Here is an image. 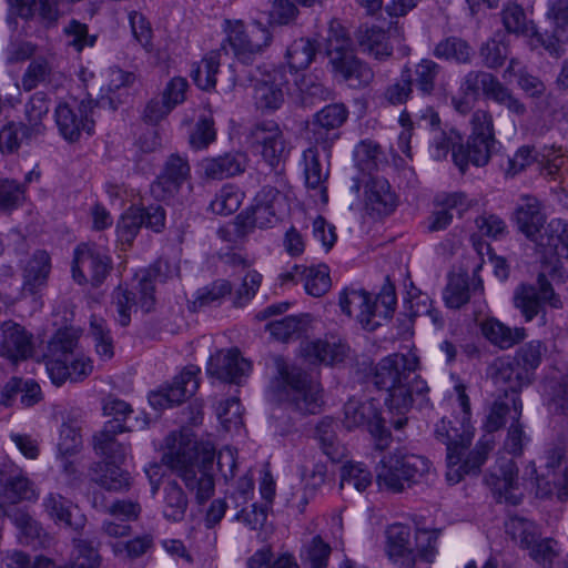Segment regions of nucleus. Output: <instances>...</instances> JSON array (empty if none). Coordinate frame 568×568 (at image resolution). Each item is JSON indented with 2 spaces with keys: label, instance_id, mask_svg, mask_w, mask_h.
Here are the masks:
<instances>
[{
  "label": "nucleus",
  "instance_id": "b1692460",
  "mask_svg": "<svg viewBox=\"0 0 568 568\" xmlns=\"http://www.w3.org/2000/svg\"><path fill=\"white\" fill-rule=\"evenodd\" d=\"M490 377L501 396H519L523 387L531 383L526 369L511 358H497L489 367Z\"/></svg>",
  "mask_w": 568,
  "mask_h": 568
},
{
  "label": "nucleus",
  "instance_id": "58836bf2",
  "mask_svg": "<svg viewBox=\"0 0 568 568\" xmlns=\"http://www.w3.org/2000/svg\"><path fill=\"white\" fill-rule=\"evenodd\" d=\"M538 246L548 248L558 257H568V223L561 219H552L534 241Z\"/></svg>",
  "mask_w": 568,
  "mask_h": 568
},
{
  "label": "nucleus",
  "instance_id": "e433bc0d",
  "mask_svg": "<svg viewBox=\"0 0 568 568\" xmlns=\"http://www.w3.org/2000/svg\"><path fill=\"white\" fill-rule=\"evenodd\" d=\"M356 39L364 52L383 61L393 54V47L388 43V37L383 28L377 26H361Z\"/></svg>",
  "mask_w": 568,
  "mask_h": 568
},
{
  "label": "nucleus",
  "instance_id": "4be33fe9",
  "mask_svg": "<svg viewBox=\"0 0 568 568\" xmlns=\"http://www.w3.org/2000/svg\"><path fill=\"white\" fill-rule=\"evenodd\" d=\"M416 125L424 130H429L432 133L430 151L432 156L437 160H444L448 153L454 154V150H457L462 136L453 129L443 130L440 129V119L438 113L430 106H427L425 111L418 116Z\"/></svg>",
  "mask_w": 568,
  "mask_h": 568
},
{
  "label": "nucleus",
  "instance_id": "a18cd8bd",
  "mask_svg": "<svg viewBox=\"0 0 568 568\" xmlns=\"http://www.w3.org/2000/svg\"><path fill=\"white\" fill-rule=\"evenodd\" d=\"M523 414V403L515 404V415H511V423L507 427L503 448L514 457L523 455L526 445L530 442L529 435L525 432V426L520 422Z\"/></svg>",
  "mask_w": 568,
  "mask_h": 568
},
{
  "label": "nucleus",
  "instance_id": "473e14b6",
  "mask_svg": "<svg viewBox=\"0 0 568 568\" xmlns=\"http://www.w3.org/2000/svg\"><path fill=\"white\" fill-rule=\"evenodd\" d=\"M347 346L336 341H306L301 346V354L310 364L334 365L344 361Z\"/></svg>",
  "mask_w": 568,
  "mask_h": 568
},
{
  "label": "nucleus",
  "instance_id": "5fc2aeb1",
  "mask_svg": "<svg viewBox=\"0 0 568 568\" xmlns=\"http://www.w3.org/2000/svg\"><path fill=\"white\" fill-rule=\"evenodd\" d=\"M318 148L320 146H316V144H313L304 151V174L308 187L325 191L323 184L327 180L329 172L320 161Z\"/></svg>",
  "mask_w": 568,
  "mask_h": 568
},
{
  "label": "nucleus",
  "instance_id": "0e129e2a",
  "mask_svg": "<svg viewBox=\"0 0 568 568\" xmlns=\"http://www.w3.org/2000/svg\"><path fill=\"white\" fill-rule=\"evenodd\" d=\"M506 529L523 548L528 549L539 538L536 525L525 518H510L506 524Z\"/></svg>",
  "mask_w": 568,
  "mask_h": 568
},
{
  "label": "nucleus",
  "instance_id": "6ab92c4d",
  "mask_svg": "<svg viewBox=\"0 0 568 568\" xmlns=\"http://www.w3.org/2000/svg\"><path fill=\"white\" fill-rule=\"evenodd\" d=\"M91 104V101H81L75 108L65 102L58 104L54 112L55 123L67 141H78L82 132L92 134L94 121L89 115L92 111Z\"/></svg>",
  "mask_w": 568,
  "mask_h": 568
},
{
  "label": "nucleus",
  "instance_id": "3c124183",
  "mask_svg": "<svg viewBox=\"0 0 568 568\" xmlns=\"http://www.w3.org/2000/svg\"><path fill=\"white\" fill-rule=\"evenodd\" d=\"M231 293L232 284L230 281L216 280L196 291L192 301V310L199 311L203 307L220 305L223 298Z\"/></svg>",
  "mask_w": 568,
  "mask_h": 568
},
{
  "label": "nucleus",
  "instance_id": "bb28decb",
  "mask_svg": "<svg viewBox=\"0 0 568 568\" xmlns=\"http://www.w3.org/2000/svg\"><path fill=\"white\" fill-rule=\"evenodd\" d=\"M458 425L455 426L452 420L442 418L435 426V436L446 445L447 459L454 464L462 460V456L473 438L469 423L460 420Z\"/></svg>",
  "mask_w": 568,
  "mask_h": 568
},
{
  "label": "nucleus",
  "instance_id": "9d476101",
  "mask_svg": "<svg viewBox=\"0 0 568 568\" xmlns=\"http://www.w3.org/2000/svg\"><path fill=\"white\" fill-rule=\"evenodd\" d=\"M344 426L351 430L367 427L376 439V446L384 449L388 446L390 433L385 427V419L381 416L379 404L374 398L359 400L351 398L344 405Z\"/></svg>",
  "mask_w": 568,
  "mask_h": 568
},
{
  "label": "nucleus",
  "instance_id": "864d4df0",
  "mask_svg": "<svg viewBox=\"0 0 568 568\" xmlns=\"http://www.w3.org/2000/svg\"><path fill=\"white\" fill-rule=\"evenodd\" d=\"M479 57L483 64L488 69L500 68L508 57V44L506 34L497 32L479 48Z\"/></svg>",
  "mask_w": 568,
  "mask_h": 568
},
{
  "label": "nucleus",
  "instance_id": "aec40b11",
  "mask_svg": "<svg viewBox=\"0 0 568 568\" xmlns=\"http://www.w3.org/2000/svg\"><path fill=\"white\" fill-rule=\"evenodd\" d=\"M201 369L195 365L186 366L174 379L172 385L159 392L151 393L150 404L156 409L179 405L193 396L199 388Z\"/></svg>",
  "mask_w": 568,
  "mask_h": 568
},
{
  "label": "nucleus",
  "instance_id": "774afa93",
  "mask_svg": "<svg viewBox=\"0 0 568 568\" xmlns=\"http://www.w3.org/2000/svg\"><path fill=\"white\" fill-rule=\"evenodd\" d=\"M487 99L505 106L510 113L517 116H524L527 112L526 105L513 93L509 88L503 84L499 80L495 84Z\"/></svg>",
  "mask_w": 568,
  "mask_h": 568
},
{
  "label": "nucleus",
  "instance_id": "1a4fd4ad",
  "mask_svg": "<svg viewBox=\"0 0 568 568\" xmlns=\"http://www.w3.org/2000/svg\"><path fill=\"white\" fill-rule=\"evenodd\" d=\"M248 140L275 174L281 175L290 155V145L278 124L273 121L256 123L250 131Z\"/></svg>",
  "mask_w": 568,
  "mask_h": 568
},
{
  "label": "nucleus",
  "instance_id": "cd10ccee",
  "mask_svg": "<svg viewBox=\"0 0 568 568\" xmlns=\"http://www.w3.org/2000/svg\"><path fill=\"white\" fill-rule=\"evenodd\" d=\"M124 423L119 418H112L94 435L93 447L97 454L103 456L108 463L124 462L129 452V445L116 439L119 434L125 432Z\"/></svg>",
  "mask_w": 568,
  "mask_h": 568
},
{
  "label": "nucleus",
  "instance_id": "09e8293b",
  "mask_svg": "<svg viewBox=\"0 0 568 568\" xmlns=\"http://www.w3.org/2000/svg\"><path fill=\"white\" fill-rule=\"evenodd\" d=\"M316 44L308 38L294 40L287 48L285 59L291 73L310 67L316 54Z\"/></svg>",
  "mask_w": 568,
  "mask_h": 568
},
{
  "label": "nucleus",
  "instance_id": "49530a36",
  "mask_svg": "<svg viewBox=\"0 0 568 568\" xmlns=\"http://www.w3.org/2000/svg\"><path fill=\"white\" fill-rule=\"evenodd\" d=\"M162 267L168 268V262L159 261L152 268L142 271L141 274L138 275L139 283L136 290L140 296L139 305L145 313L152 311L155 304L154 282L156 280L162 282L166 278V276L162 277L161 275Z\"/></svg>",
  "mask_w": 568,
  "mask_h": 568
},
{
  "label": "nucleus",
  "instance_id": "603ef678",
  "mask_svg": "<svg viewBox=\"0 0 568 568\" xmlns=\"http://www.w3.org/2000/svg\"><path fill=\"white\" fill-rule=\"evenodd\" d=\"M372 473L362 463H348L341 468L339 487L342 490L362 493L372 485Z\"/></svg>",
  "mask_w": 568,
  "mask_h": 568
},
{
  "label": "nucleus",
  "instance_id": "2f4dec72",
  "mask_svg": "<svg viewBox=\"0 0 568 568\" xmlns=\"http://www.w3.org/2000/svg\"><path fill=\"white\" fill-rule=\"evenodd\" d=\"M51 272V258L45 251L39 250L28 260L22 272V291L33 295L44 288Z\"/></svg>",
  "mask_w": 568,
  "mask_h": 568
},
{
  "label": "nucleus",
  "instance_id": "bf43d9fd",
  "mask_svg": "<svg viewBox=\"0 0 568 568\" xmlns=\"http://www.w3.org/2000/svg\"><path fill=\"white\" fill-rule=\"evenodd\" d=\"M545 351L546 348L540 341H531L520 347L511 359L526 369L527 375L532 381L535 371L541 364Z\"/></svg>",
  "mask_w": 568,
  "mask_h": 568
},
{
  "label": "nucleus",
  "instance_id": "0eeeda50",
  "mask_svg": "<svg viewBox=\"0 0 568 568\" xmlns=\"http://www.w3.org/2000/svg\"><path fill=\"white\" fill-rule=\"evenodd\" d=\"M326 53L333 70L352 87L367 85L373 80L372 69L354 55L352 41L339 23L329 27Z\"/></svg>",
  "mask_w": 568,
  "mask_h": 568
},
{
  "label": "nucleus",
  "instance_id": "6e6d98bb",
  "mask_svg": "<svg viewBox=\"0 0 568 568\" xmlns=\"http://www.w3.org/2000/svg\"><path fill=\"white\" fill-rule=\"evenodd\" d=\"M501 21L506 31L516 36H529L535 29L524 9L516 3L503 4Z\"/></svg>",
  "mask_w": 568,
  "mask_h": 568
},
{
  "label": "nucleus",
  "instance_id": "69168bd1",
  "mask_svg": "<svg viewBox=\"0 0 568 568\" xmlns=\"http://www.w3.org/2000/svg\"><path fill=\"white\" fill-rule=\"evenodd\" d=\"M26 185L16 180H0V210L10 211L19 205L26 199Z\"/></svg>",
  "mask_w": 568,
  "mask_h": 568
},
{
  "label": "nucleus",
  "instance_id": "f03ea898",
  "mask_svg": "<svg viewBox=\"0 0 568 568\" xmlns=\"http://www.w3.org/2000/svg\"><path fill=\"white\" fill-rule=\"evenodd\" d=\"M275 365L277 376L272 381L271 390L277 400L302 416L320 413L323 404L321 385L281 357L275 359Z\"/></svg>",
  "mask_w": 568,
  "mask_h": 568
},
{
  "label": "nucleus",
  "instance_id": "9b49d317",
  "mask_svg": "<svg viewBox=\"0 0 568 568\" xmlns=\"http://www.w3.org/2000/svg\"><path fill=\"white\" fill-rule=\"evenodd\" d=\"M112 261L106 252L91 244H80L74 250L72 275L79 283L99 286L109 275Z\"/></svg>",
  "mask_w": 568,
  "mask_h": 568
},
{
  "label": "nucleus",
  "instance_id": "72a5a7b5",
  "mask_svg": "<svg viewBox=\"0 0 568 568\" xmlns=\"http://www.w3.org/2000/svg\"><path fill=\"white\" fill-rule=\"evenodd\" d=\"M495 440L491 435H485L478 442L475 449L469 453L462 465L460 460L456 464L448 463L447 480L452 484L458 483L463 474H477L481 465L485 463L488 454L493 450Z\"/></svg>",
  "mask_w": 568,
  "mask_h": 568
},
{
  "label": "nucleus",
  "instance_id": "f3484780",
  "mask_svg": "<svg viewBox=\"0 0 568 568\" xmlns=\"http://www.w3.org/2000/svg\"><path fill=\"white\" fill-rule=\"evenodd\" d=\"M418 363V357L413 353H395L384 357L375 368V386L387 390L413 379Z\"/></svg>",
  "mask_w": 568,
  "mask_h": 568
},
{
  "label": "nucleus",
  "instance_id": "13d9d810",
  "mask_svg": "<svg viewBox=\"0 0 568 568\" xmlns=\"http://www.w3.org/2000/svg\"><path fill=\"white\" fill-rule=\"evenodd\" d=\"M413 93L412 69L405 65L399 79L389 84L383 92V100L390 105H400L406 103Z\"/></svg>",
  "mask_w": 568,
  "mask_h": 568
},
{
  "label": "nucleus",
  "instance_id": "5701e85b",
  "mask_svg": "<svg viewBox=\"0 0 568 568\" xmlns=\"http://www.w3.org/2000/svg\"><path fill=\"white\" fill-rule=\"evenodd\" d=\"M251 372V363L236 348L221 349L207 362L206 373L221 382L240 384Z\"/></svg>",
  "mask_w": 568,
  "mask_h": 568
},
{
  "label": "nucleus",
  "instance_id": "f8f14e48",
  "mask_svg": "<svg viewBox=\"0 0 568 568\" xmlns=\"http://www.w3.org/2000/svg\"><path fill=\"white\" fill-rule=\"evenodd\" d=\"M348 118V110L343 103H332L324 106L313 116L310 128V140L331 156L334 143L341 138V128Z\"/></svg>",
  "mask_w": 568,
  "mask_h": 568
},
{
  "label": "nucleus",
  "instance_id": "ea45409f",
  "mask_svg": "<svg viewBox=\"0 0 568 568\" xmlns=\"http://www.w3.org/2000/svg\"><path fill=\"white\" fill-rule=\"evenodd\" d=\"M189 499L182 487L175 480H169L162 493V514L170 521L184 519Z\"/></svg>",
  "mask_w": 568,
  "mask_h": 568
},
{
  "label": "nucleus",
  "instance_id": "7c9ffc66",
  "mask_svg": "<svg viewBox=\"0 0 568 568\" xmlns=\"http://www.w3.org/2000/svg\"><path fill=\"white\" fill-rule=\"evenodd\" d=\"M281 193L276 187L264 186L254 197V204L246 212L245 225L264 229L276 220V204Z\"/></svg>",
  "mask_w": 568,
  "mask_h": 568
},
{
  "label": "nucleus",
  "instance_id": "c03bdc74",
  "mask_svg": "<svg viewBox=\"0 0 568 568\" xmlns=\"http://www.w3.org/2000/svg\"><path fill=\"white\" fill-rule=\"evenodd\" d=\"M222 52L227 53V47L221 44L217 50L210 51L191 72L195 84L202 90L213 89L216 84V73L220 68V58Z\"/></svg>",
  "mask_w": 568,
  "mask_h": 568
},
{
  "label": "nucleus",
  "instance_id": "c756f323",
  "mask_svg": "<svg viewBox=\"0 0 568 568\" xmlns=\"http://www.w3.org/2000/svg\"><path fill=\"white\" fill-rule=\"evenodd\" d=\"M397 204V195L386 179L372 176L368 180L365 186V206L369 214L389 215L395 211Z\"/></svg>",
  "mask_w": 568,
  "mask_h": 568
},
{
  "label": "nucleus",
  "instance_id": "a878e982",
  "mask_svg": "<svg viewBox=\"0 0 568 568\" xmlns=\"http://www.w3.org/2000/svg\"><path fill=\"white\" fill-rule=\"evenodd\" d=\"M339 306L343 313L355 317L364 329L374 331L381 324L376 318V305L373 304V296L366 291L345 288L339 294Z\"/></svg>",
  "mask_w": 568,
  "mask_h": 568
},
{
  "label": "nucleus",
  "instance_id": "6e6552de",
  "mask_svg": "<svg viewBox=\"0 0 568 568\" xmlns=\"http://www.w3.org/2000/svg\"><path fill=\"white\" fill-rule=\"evenodd\" d=\"M224 31L226 38L222 44H229L234 57L244 64L253 63L273 41L272 32L260 21H254L251 29H246L241 20H225Z\"/></svg>",
  "mask_w": 568,
  "mask_h": 568
},
{
  "label": "nucleus",
  "instance_id": "412c9836",
  "mask_svg": "<svg viewBox=\"0 0 568 568\" xmlns=\"http://www.w3.org/2000/svg\"><path fill=\"white\" fill-rule=\"evenodd\" d=\"M190 176V165L185 158L171 154L164 162L163 169L151 185L152 194L161 200L173 199Z\"/></svg>",
  "mask_w": 568,
  "mask_h": 568
},
{
  "label": "nucleus",
  "instance_id": "c85d7f7f",
  "mask_svg": "<svg viewBox=\"0 0 568 568\" xmlns=\"http://www.w3.org/2000/svg\"><path fill=\"white\" fill-rule=\"evenodd\" d=\"M515 221L519 231L530 241L539 239V233L546 224L542 203L534 195L525 194L519 197L515 210Z\"/></svg>",
  "mask_w": 568,
  "mask_h": 568
},
{
  "label": "nucleus",
  "instance_id": "c9c22d12",
  "mask_svg": "<svg viewBox=\"0 0 568 568\" xmlns=\"http://www.w3.org/2000/svg\"><path fill=\"white\" fill-rule=\"evenodd\" d=\"M246 156L241 152H231L202 162L204 174L213 180L227 179L244 172Z\"/></svg>",
  "mask_w": 568,
  "mask_h": 568
},
{
  "label": "nucleus",
  "instance_id": "2eb2a0df",
  "mask_svg": "<svg viewBox=\"0 0 568 568\" xmlns=\"http://www.w3.org/2000/svg\"><path fill=\"white\" fill-rule=\"evenodd\" d=\"M473 297L474 314L481 315L487 305L484 301V283L480 277L474 274L473 282H469L467 274H452L444 290L443 298L447 307L460 308Z\"/></svg>",
  "mask_w": 568,
  "mask_h": 568
},
{
  "label": "nucleus",
  "instance_id": "79ce46f5",
  "mask_svg": "<svg viewBox=\"0 0 568 568\" xmlns=\"http://www.w3.org/2000/svg\"><path fill=\"white\" fill-rule=\"evenodd\" d=\"M442 67L432 59H422L412 70L413 87L423 98H430L436 90V81Z\"/></svg>",
  "mask_w": 568,
  "mask_h": 568
},
{
  "label": "nucleus",
  "instance_id": "680f3d73",
  "mask_svg": "<svg viewBox=\"0 0 568 568\" xmlns=\"http://www.w3.org/2000/svg\"><path fill=\"white\" fill-rule=\"evenodd\" d=\"M325 478L326 466L323 464L314 465L312 473L304 479V493L301 496L298 494H293L291 503L303 511L305 506L308 504L310 498L314 496L316 489L325 483Z\"/></svg>",
  "mask_w": 568,
  "mask_h": 568
},
{
  "label": "nucleus",
  "instance_id": "f257e3e1",
  "mask_svg": "<svg viewBox=\"0 0 568 568\" xmlns=\"http://www.w3.org/2000/svg\"><path fill=\"white\" fill-rule=\"evenodd\" d=\"M215 450L211 445H197L182 439L169 446L163 460L176 471L186 488L195 494L196 501L204 504L214 494Z\"/></svg>",
  "mask_w": 568,
  "mask_h": 568
},
{
  "label": "nucleus",
  "instance_id": "052dcab7",
  "mask_svg": "<svg viewBox=\"0 0 568 568\" xmlns=\"http://www.w3.org/2000/svg\"><path fill=\"white\" fill-rule=\"evenodd\" d=\"M243 194L234 185H224L212 200L210 207L213 213L220 215H230L237 211L241 205Z\"/></svg>",
  "mask_w": 568,
  "mask_h": 568
},
{
  "label": "nucleus",
  "instance_id": "39448f33",
  "mask_svg": "<svg viewBox=\"0 0 568 568\" xmlns=\"http://www.w3.org/2000/svg\"><path fill=\"white\" fill-rule=\"evenodd\" d=\"M470 134L466 143L454 150L453 161L462 173L469 164L485 166L499 150L500 143L495 136L493 115L489 111L477 109L470 118Z\"/></svg>",
  "mask_w": 568,
  "mask_h": 568
},
{
  "label": "nucleus",
  "instance_id": "a211bd4d",
  "mask_svg": "<svg viewBox=\"0 0 568 568\" xmlns=\"http://www.w3.org/2000/svg\"><path fill=\"white\" fill-rule=\"evenodd\" d=\"M288 83L284 65L262 72V78L254 85V102L257 109L268 112L280 109L284 103Z\"/></svg>",
  "mask_w": 568,
  "mask_h": 568
},
{
  "label": "nucleus",
  "instance_id": "393cba45",
  "mask_svg": "<svg viewBox=\"0 0 568 568\" xmlns=\"http://www.w3.org/2000/svg\"><path fill=\"white\" fill-rule=\"evenodd\" d=\"M33 354V336L27 329L11 321L1 325L0 356L16 363Z\"/></svg>",
  "mask_w": 568,
  "mask_h": 568
},
{
  "label": "nucleus",
  "instance_id": "338daca9",
  "mask_svg": "<svg viewBox=\"0 0 568 568\" xmlns=\"http://www.w3.org/2000/svg\"><path fill=\"white\" fill-rule=\"evenodd\" d=\"M52 74V67L45 58H37L28 65L23 77L22 87L31 91L40 83L49 81Z\"/></svg>",
  "mask_w": 568,
  "mask_h": 568
},
{
  "label": "nucleus",
  "instance_id": "e2e57ef3",
  "mask_svg": "<svg viewBox=\"0 0 568 568\" xmlns=\"http://www.w3.org/2000/svg\"><path fill=\"white\" fill-rule=\"evenodd\" d=\"M42 506L48 516L55 523L71 526L72 503L57 493H49L42 501Z\"/></svg>",
  "mask_w": 568,
  "mask_h": 568
},
{
  "label": "nucleus",
  "instance_id": "4468645a",
  "mask_svg": "<svg viewBox=\"0 0 568 568\" xmlns=\"http://www.w3.org/2000/svg\"><path fill=\"white\" fill-rule=\"evenodd\" d=\"M537 285L538 287L530 284H521L514 294V304L527 322L538 315L542 308V303H548L554 308H560L562 305L544 273L538 275Z\"/></svg>",
  "mask_w": 568,
  "mask_h": 568
},
{
  "label": "nucleus",
  "instance_id": "dca6fc26",
  "mask_svg": "<svg viewBox=\"0 0 568 568\" xmlns=\"http://www.w3.org/2000/svg\"><path fill=\"white\" fill-rule=\"evenodd\" d=\"M486 485L491 489L498 503L516 506L523 495L518 491V468L511 458L500 457L485 476Z\"/></svg>",
  "mask_w": 568,
  "mask_h": 568
},
{
  "label": "nucleus",
  "instance_id": "f704fd0d",
  "mask_svg": "<svg viewBox=\"0 0 568 568\" xmlns=\"http://www.w3.org/2000/svg\"><path fill=\"white\" fill-rule=\"evenodd\" d=\"M118 463L99 462L91 466L90 477L100 487L109 491L121 493L131 487V475L116 465Z\"/></svg>",
  "mask_w": 568,
  "mask_h": 568
},
{
  "label": "nucleus",
  "instance_id": "4d7b16f0",
  "mask_svg": "<svg viewBox=\"0 0 568 568\" xmlns=\"http://www.w3.org/2000/svg\"><path fill=\"white\" fill-rule=\"evenodd\" d=\"M497 81L498 78L489 72L473 70L464 77L460 90L465 97L477 98L481 91L488 98Z\"/></svg>",
  "mask_w": 568,
  "mask_h": 568
},
{
  "label": "nucleus",
  "instance_id": "20e7f679",
  "mask_svg": "<svg viewBox=\"0 0 568 568\" xmlns=\"http://www.w3.org/2000/svg\"><path fill=\"white\" fill-rule=\"evenodd\" d=\"M78 343V335L69 329L59 331L49 342L45 368L54 385L81 382L92 373V361L79 351Z\"/></svg>",
  "mask_w": 568,
  "mask_h": 568
},
{
  "label": "nucleus",
  "instance_id": "8fccbe9b",
  "mask_svg": "<svg viewBox=\"0 0 568 568\" xmlns=\"http://www.w3.org/2000/svg\"><path fill=\"white\" fill-rule=\"evenodd\" d=\"M517 402L521 403L520 397L517 395H498L491 404L489 413L486 417L484 424L485 429L489 434L500 429L506 423V417L508 416L511 419V415H515V404Z\"/></svg>",
  "mask_w": 568,
  "mask_h": 568
},
{
  "label": "nucleus",
  "instance_id": "a19ab883",
  "mask_svg": "<svg viewBox=\"0 0 568 568\" xmlns=\"http://www.w3.org/2000/svg\"><path fill=\"white\" fill-rule=\"evenodd\" d=\"M294 270L301 273V282L306 293L314 297H321L331 288L329 268L325 264L317 266L295 265Z\"/></svg>",
  "mask_w": 568,
  "mask_h": 568
},
{
  "label": "nucleus",
  "instance_id": "423d86ee",
  "mask_svg": "<svg viewBox=\"0 0 568 568\" xmlns=\"http://www.w3.org/2000/svg\"><path fill=\"white\" fill-rule=\"evenodd\" d=\"M430 462L420 455L396 452L384 456L376 467V483L393 494L419 483L430 471Z\"/></svg>",
  "mask_w": 568,
  "mask_h": 568
},
{
  "label": "nucleus",
  "instance_id": "7ed1b4c3",
  "mask_svg": "<svg viewBox=\"0 0 568 568\" xmlns=\"http://www.w3.org/2000/svg\"><path fill=\"white\" fill-rule=\"evenodd\" d=\"M438 532L415 530L406 524L394 523L385 529V554L398 568H414L418 559L433 561Z\"/></svg>",
  "mask_w": 568,
  "mask_h": 568
},
{
  "label": "nucleus",
  "instance_id": "ddd939ff",
  "mask_svg": "<svg viewBox=\"0 0 568 568\" xmlns=\"http://www.w3.org/2000/svg\"><path fill=\"white\" fill-rule=\"evenodd\" d=\"M428 390L427 383L415 375L413 379L387 389L386 405L390 414L397 415L396 418L389 420L395 429H402L407 424L405 415L414 402H417L419 406L428 403Z\"/></svg>",
  "mask_w": 568,
  "mask_h": 568
},
{
  "label": "nucleus",
  "instance_id": "37998d69",
  "mask_svg": "<svg viewBox=\"0 0 568 568\" xmlns=\"http://www.w3.org/2000/svg\"><path fill=\"white\" fill-rule=\"evenodd\" d=\"M433 55L439 60L468 64L471 62L474 51L466 40L452 36L440 40L435 45Z\"/></svg>",
  "mask_w": 568,
  "mask_h": 568
},
{
  "label": "nucleus",
  "instance_id": "4c0bfd02",
  "mask_svg": "<svg viewBox=\"0 0 568 568\" xmlns=\"http://www.w3.org/2000/svg\"><path fill=\"white\" fill-rule=\"evenodd\" d=\"M483 335L494 345L501 349H508L514 345L520 343L526 337V331L523 327H509L490 317L480 324Z\"/></svg>",
  "mask_w": 568,
  "mask_h": 568
},
{
  "label": "nucleus",
  "instance_id": "de8ad7c7",
  "mask_svg": "<svg viewBox=\"0 0 568 568\" xmlns=\"http://www.w3.org/2000/svg\"><path fill=\"white\" fill-rule=\"evenodd\" d=\"M541 172L554 180L568 176V150L561 145H545L540 153Z\"/></svg>",
  "mask_w": 568,
  "mask_h": 568
}]
</instances>
